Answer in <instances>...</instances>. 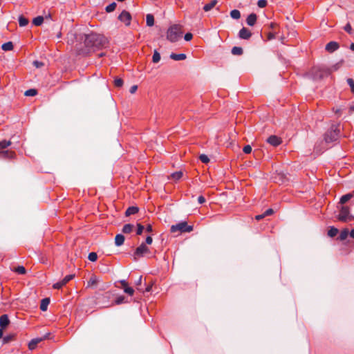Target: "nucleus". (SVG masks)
<instances>
[{
  "instance_id": "nucleus-1",
  "label": "nucleus",
  "mask_w": 354,
  "mask_h": 354,
  "mask_svg": "<svg viewBox=\"0 0 354 354\" xmlns=\"http://www.w3.org/2000/svg\"><path fill=\"white\" fill-rule=\"evenodd\" d=\"M84 39V47L76 46L77 53L80 55L86 56L91 53L106 48L108 44V39L102 35L91 32L80 37Z\"/></svg>"
},
{
  "instance_id": "nucleus-2",
  "label": "nucleus",
  "mask_w": 354,
  "mask_h": 354,
  "mask_svg": "<svg viewBox=\"0 0 354 354\" xmlns=\"http://www.w3.org/2000/svg\"><path fill=\"white\" fill-rule=\"evenodd\" d=\"M331 70L324 66H314L309 71V75L315 80H322L331 74Z\"/></svg>"
},
{
  "instance_id": "nucleus-3",
  "label": "nucleus",
  "mask_w": 354,
  "mask_h": 354,
  "mask_svg": "<svg viewBox=\"0 0 354 354\" xmlns=\"http://www.w3.org/2000/svg\"><path fill=\"white\" fill-rule=\"evenodd\" d=\"M182 26L174 24L167 30V39L171 42H176L182 37Z\"/></svg>"
},
{
  "instance_id": "nucleus-4",
  "label": "nucleus",
  "mask_w": 354,
  "mask_h": 354,
  "mask_svg": "<svg viewBox=\"0 0 354 354\" xmlns=\"http://www.w3.org/2000/svg\"><path fill=\"white\" fill-rule=\"evenodd\" d=\"M339 125L333 124L325 134V141L332 142L337 140L339 136Z\"/></svg>"
},
{
  "instance_id": "nucleus-5",
  "label": "nucleus",
  "mask_w": 354,
  "mask_h": 354,
  "mask_svg": "<svg viewBox=\"0 0 354 354\" xmlns=\"http://www.w3.org/2000/svg\"><path fill=\"white\" fill-rule=\"evenodd\" d=\"M193 226L189 225L186 221L180 222L176 225H173L171 226L170 231L172 233H175L176 232H180V233L183 232H190L193 231Z\"/></svg>"
},
{
  "instance_id": "nucleus-6",
  "label": "nucleus",
  "mask_w": 354,
  "mask_h": 354,
  "mask_svg": "<svg viewBox=\"0 0 354 354\" xmlns=\"http://www.w3.org/2000/svg\"><path fill=\"white\" fill-rule=\"evenodd\" d=\"M151 254L149 248L145 243H142L135 250L133 253V259L137 261L139 258L144 257L146 254Z\"/></svg>"
},
{
  "instance_id": "nucleus-7",
  "label": "nucleus",
  "mask_w": 354,
  "mask_h": 354,
  "mask_svg": "<svg viewBox=\"0 0 354 354\" xmlns=\"http://www.w3.org/2000/svg\"><path fill=\"white\" fill-rule=\"evenodd\" d=\"M338 220L342 222L354 220V216L350 214V208L348 206H342L338 215Z\"/></svg>"
},
{
  "instance_id": "nucleus-8",
  "label": "nucleus",
  "mask_w": 354,
  "mask_h": 354,
  "mask_svg": "<svg viewBox=\"0 0 354 354\" xmlns=\"http://www.w3.org/2000/svg\"><path fill=\"white\" fill-rule=\"evenodd\" d=\"M118 19L124 23L126 26H129L131 21V14L126 11L123 10L118 16Z\"/></svg>"
},
{
  "instance_id": "nucleus-9",
  "label": "nucleus",
  "mask_w": 354,
  "mask_h": 354,
  "mask_svg": "<svg viewBox=\"0 0 354 354\" xmlns=\"http://www.w3.org/2000/svg\"><path fill=\"white\" fill-rule=\"evenodd\" d=\"M50 335V333H47L43 337H41V338H35V339H32L29 344H28V348L30 350H34L37 345L41 342V341L44 340V339H46L48 338V336Z\"/></svg>"
},
{
  "instance_id": "nucleus-10",
  "label": "nucleus",
  "mask_w": 354,
  "mask_h": 354,
  "mask_svg": "<svg viewBox=\"0 0 354 354\" xmlns=\"http://www.w3.org/2000/svg\"><path fill=\"white\" fill-rule=\"evenodd\" d=\"M16 157V153L13 151L10 150H4L3 151H1L0 158L11 160L14 159Z\"/></svg>"
},
{
  "instance_id": "nucleus-11",
  "label": "nucleus",
  "mask_w": 354,
  "mask_h": 354,
  "mask_svg": "<svg viewBox=\"0 0 354 354\" xmlns=\"http://www.w3.org/2000/svg\"><path fill=\"white\" fill-rule=\"evenodd\" d=\"M252 33L250 30L243 27L239 32V37L243 39H248L251 37Z\"/></svg>"
},
{
  "instance_id": "nucleus-12",
  "label": "nucleus",
  "mask_w": 354,
  "mask_h": 354,
  "mask_svg": "<svg viewBox=\"0 0 354 354\" xmlns=\"http://www.w3.org/2000/svg\"><path fill=\"white\" fill-rule=\"evenodd\" d=\"M267 142L273 147H277L281 143V138L277 136H270L268 138Z\"/></svg>"
},
{
  "instance_id": "nucleus-13",
  "label": "nucleus",
  "mask_w": 354,
  "mask_h": 354,
  "mask_svg": "<svg viewBox=\"0 0 354 354\" xmlns=\"http://www.w3.org/2000/svg\"><path fill=\"white\" fill-rule=\"evenodd\" d=\"M10 322L8 315L6 314L0 316V328L5 329L10 324Z\"/></svg>"
},
{
  "instance_id": "nucleus-14",
  "label": "nucleus",
  "mask_w": 354,
  "mask_h": 354,
  "mask_svg": "<svg viewBox=\"0 0 354 354\" xmlns=\"http://www.w3.org/2000/svg\"><path fill=\"white\" fill-rule=\"evenodd\" d=\"M339 47V45L337 42L336 41H330L329 43H328L326 46V50L329 52V53H333L334 51H335L336 50H337Z\"/></svg>"
},
{
  "instance_id": "nucleus-15",
  "label": "nucleus",
  "mask_w": 354,
  "mask_h": 354,
  "mask_svg": "<svg viewBox=\"0 0 354 354\" xmlns=\"http://www.w3.org/2000/svg\"><path fill=\"white\" fill-rule=\"evenodd\" d=\"M257 15L255 13H251L248 16L246 23L248 26H253L257 23Z\"/></svg>"
},
{
  "instance_id": "nucleus-16",
  "label": "nucleus",
  "mask_w": 354,
  "mask_h": 354,
  "mask_svg": "<svg viewBox=\"0 0 354 354\" xmlns=\"http://www.w3.org/2000/svg\"><path fill=\"white\" fill-rule=\"evenodd\" d=\"M138 210H139V209L138 207H136V206L129 207L125 212V215L127 216H129L131 215L136 214V213L138 212Z\"/></svg>"
},
{
  "instance_id": "nucleus-17",
  "label": "nucleus",
  "mask_w": 354,
  "mask_h": 354,
  "mask_svg": "<svg viewBox=\"0 0 354 354\" xmlns=\"http://www.w3.org/2000/svg\"><path fill=\"white\" fill-rule=\"evenodd\" d=\"M186 57H187L186 55L183 54V53H180V54L171 53L170 55V58L174 60H176V61L185 60L186 59Z\"/></svg>"
},
{
  "instance_id": "nucleus-18",
  "label": "nucleus",
  "mask_w": 354,
  "mask_h": 354,
  "mask_svg": "<svg viewBox=\"0 0 354 354\" xmlns=\"http://www.w3.org/2000/svg\"><path fill=\"white\" fill-rule=\"evenodd\" d=\"M50 304V299L49 298H44L41 299V304H40V310L41 311H46L47 310L48 306Z\"/></svg>"
},
{
  "instance_id": "nucleus-19",
  "label": "nucleus",
  "mask_w": 354,
  "mask_h": 354,
  "mask_svg": "<svg viewBox=\"0 0 354 354\" xmlns=\"http://www.w3.org/2000/svg\"><path fill=\"white\" fill-rule=\"evenodd\" d=\"M124 236L121 234H118L115 236V243L117 246H120L124 243Z\"/></svg>"
},
{
  "instance_id": "nucleus-20",
  "label": "nucleus",
  "mask_w": 354,
  "mask_h": 354,
  "mask_svg": "<svg viewBox=\"0 0 354 354\" xmlns=\"http://www.w3.org/2000/svg\"><path fill=\"white\" fill-rule=\"evenodd\" d=\"M99 282V279L98 278L93 274L91 278L89 279V280L87 282V286L88 287H90V286H95Z\"/></svg>"
},
{
  "instance_id": "nucleus-21",
  "label": "nucleus",
  "mask_w": 354,
  "mask_h": 354,
  "mask_svg": "<svg viewBox=\"0 0 354 354\" xmlns=\"http://www.w3.org/2000/svg\"><path fill=\"white\" fill-rule=\"evenodd\" d=\"M216 3H217V1L213 0L211 2H209V3L205 4L203 7V10L205 12H208V11L211 10L216 5Z\"/></svg>"
},
{
  "instance_id": "nucleus-22",
  "label": "nucleus",
  "mask_w": 354,
  "mask_h": 354,
  "mask_svg": "<svg viewBox=\"0 0 354 354\" xmlns=\"http://www.w3.org/2000/svg\"><path fill=\"white\" fill-rule=\"evenodd\" d=\"M133 225L130 223L125 224L122 227V232L124 234H129L133 231Z\"/></svg>"
},
{
  "instance_id": "nucleus-23",
  "label": "nucleus",
  "mask_w": 354,
  "mask_h": 354,
  "mask_svg": "<svg viewBox=\"0 0 354 354\" xmlns=\"http://www.w3.org/2000/svg\"><path fill=\"white\" fill-rule=\"evenodd\" d=\"M146 23L148 26H152L154 24V17L153 15L148 14L146 16Z\"/></svg>"
},
{
  "instance_id": "nucleus-24",
  "label": "nucleus",
  "mask_w": 354,
  "mask_h": 354,
  "mask_svg": "<svg viewBox=\"0 0 354 354\" xmlns=\"http://www.w3.org/2000/svg\"><path fill=\"white\" fill-rule=\"evenodd\" d=\"M353 195L352 194H345V195L342 196L340 198L339 203L340 204L346 203V202H348L353 197Z\"/></svg>"
},
{
  "instance_id": "nucleus-25",
  "label": "nucleus",
  "mask_w": 354,
  "mask_h": 354,
  "mask_svg": "<svg viewBox=\"0 0 354 354\" xmlns=\"http://www.w3.org/2000/svg\"><path fill=\"white\" fill-rule=\"evenodd\" d=\"M230 17L234 19H239L241 18V12L238 10H232L230 12Z\"/></svg>"
},
{
  "instance_id": "nucleus-26",
  "label": "nucleus",
  "mask_w": 354,
  "mask_h": 354,
  "mask_svg": "<svg viewBox=\"0 0 354 354\" xmlns=\"http://www.w3.org/2000/svg\"><path fill=\"white\" fill-rule=\"evenodd\" d=\"M338 233V230L335 227H330L328 230V236L330 237L335 236Z\"/></svg>"
},
{
  "instance_id": "nucleus-27",
  "label": "nucleus",
  "mask_w": 354,
  "mask_h": 354,
  "mask_svg": "<svg viewBox=\"0 0 354 354\" xmlns=\"http://www.w3.org/2000/svg\"><path fill=\"white\" fill-rule=\"evenodd\" d=\"M348 230L347 229H344L343 230L341 231L339 235V237L338 239L340 240V241H344L345 240L348 236Z\"/></svg>"
},
{
  "instance_id": "nucleus-28",
  "label": "nucleus",
  "mask_w": 354,
  "mask_h": 354,
  "mask_svg": "<svg viewBox=\"0 0 354 354\" xmlns=\"http://www.w3.org/2000/svg\"><path fill=\"white\" fill-rule=\"evenodd\" d=\"M243 53L241 47L234 46L232 49V53L234 55H241Z\"/></svg>"
},
{
  "instance_id": "nucleus-29",
  "label": "nucleus",
  "mask_w": 354,
  "mask_h": 354,
  "mask_svg": "<svg viewBox=\"0 0 354 354\" xmlns=\"http://www.w3.org/2000/svg\"><path fill=\"white\" fill-rule=\"evenodd\" d=\"M1 48L5 51L12 50L13 49V44L11 41L6 42L2 45Z\"/></svg>"
},
{
  "instance_id": "nucleus-30",
  "label": "nucleus",
  "mask_w": 354,
  "mask_h": 354,
  "mask_svg": "<svg viewBox=\"0 0 354 354\" xmlns=\"http://www.w3.org/2000/svg\"><path fill=\"white\" fill-rule=\"evenodd\" d=\"M15 338V334L8 335H6V336L3 337V344L9 343L10 342L14 340Z\"/></svg>"
},
{
  "instance_id": "nucleus-31",
  "label": "nucleus",
  "mask_w": 354,
  "mask_h": 354,
  "mask_svg": "<svg viewBox=\"0 0 354 354\" xmlns=\"http://www.w3.org/2000/svg\"><path fill=\"white\" fill-rule=\"evenodd\" d=\"M44 21V17L42 16H38L35 18H34L32 21V24L35 26H40L42 24Z\"/></svg>"
},
{
  "instance_id": "nucleus-32",
  "label": "nucleus",
  "mask_w": 354,
  "mask_h": 354,
  "mask_svg": "<svg viewBox=\"0 0 354 354\" xmlns=\"http://www.w3.org/2000/svg\"><path fill=\"white\" fill-rule=\"evenodd\" d=\"M160 60V55L156 50H155L153 52V57H152V62L153 63L156 64V63L159 62Z\"/></svg>"
},
{
  "instance_id": "nucleus-33",
  "label": "nucleus",
  "mask_w": 354,
  "mask_h": 354,
  "mask_svg": "<svg viewBox=\"0 0 354 354\" xmlns=\"http://www.w3.org/2000/svg\"><path fill=\"white\" fill-rule=\"evenodd\" d=\"M28 24V19L24 17V16H20L19 17V24L21 27L25 26Z\"/></svg>"
},
{
  "instance_id": "nucleus-34",
  "label": "nucleus",
  "mask_w": 354,
  "mask_h": 354,
  "mask_svg": "<svg viewBox=\"0 0 354 354\" xmlns=\"http://www.w3.org/2000/svg\"><path fill=\"white\" fill-rule=\"evenodd\" d=\"M14 271L19 274H24L26 272V268L22 266H19L14 269Z\"/></svg>"
},
{
  "instance_id": "nucleus-35",
  "label": "nucleus",
  "mask_w": 354,
  "mask_h": 354,
  "mask_svg": "<svg viewBox=\"0 0 354 354\" xmlns=\"http://www.w3.org/2000/svg\"><path fill=\"white\" fill-rule=\"evenodd\" d=\"M183 176V172L182 171H176L173 174H171V177L172 179H174L176 180H178L180 179Z\"/></svg>"
},
{
  "instance_id": "nucleus-36",
  "label": "nucleus",
  "mask_w": 354,
  "mask_h": 354,
  "mask_svg": "<svg viewBox=\"0 0 354 354\" xmlns=\"http://www.w3.org/2000/svg\"><path fill=\"white\" fill-rule=\"evenodd\" d=\"M116 3L115 2L113 3H110L109 5H108L106 8H105V10L107 12H113L115 10V8H116Z\"/></svg>"
},
{
  "instance_id": "nucleus-37",
  "label": "nucleus",
  "mask_w": 354,
  "mask_h": 354,
  "mask_svg": "<svg viewBox=\"0 0 354 354\" xmlns=\"http://www.w3.org/2000/svg\"><path fill=\"white\" fill-rule=\"evenodd\" d=\"M37 91L36 89L30 88V89L27 90L25 92L24 95L26 96H35L37 95Z\"/></svg>"
},
{
  "instance_id": "nucleus-38",
  "label": "nucleus",
  "mask_w": 354,
  "mask_h": 354,
  "mask_svg": "<svg viewBox=\"0 0 354 354\" xmlns=\"http://www.w3.org/2000/svg\"><path fill=\"white\" fill-rule=\"evenodd\" d=\"M123 83H124V82L121 78H115L114 80V85L116 87H118V88L122 87L123 85Z\"/></svg>"
},
{
  "instance_id": "nucleus-39",
  "label": "nucleus",
  "mask_w": 354,
  "mask_h": 354,
  "mask_svg": "<svg viewBox=\"0 0 354 354\" xmlns=\"http://www.w3.org/2000/svg\"><path fill=\"white\" fill-rule=\"evenodd\" d=\"M75 277V274L66 275L62 281L66 285L68 282L72 280Z\"/></svg>"
},
{
  "instance_id": "nucleus-40",
  "label": "nucleus",
  "mask_w": 354,
  "mask_h": 354,
  "mask_svg": "<svg viewBox=\"0 0 354 354\" xmlns=\"http://www.w3.org/2000/svg\"><path fill=\"white\" fill-rule=\"evenodd\" d=\"M346 82L351 88V91L354 93V80L352 78H348Z\"/></svg>"
},
{
  "instance_id": "nucleus-41",
  "label": "nucleus",
  "mask_w": 354,
  "mask_h": 354,
  "mask_svg": "<svg viewBox=\"0 0 354 354\" xmlns=\"http://www.w3.org/2000/svg\"><path fill=\"white\" fill-rule=\"evenodd\" d=\"M88 259L94 262L97 259V255L95 252H91L88 254Z\"/></svg>"
},
{
  "instance_id": "nucleus-42",
  "label": "nucleus",
  "mask_w": 354,
  "mask_h": 354,
  "mask_svg": "<svg viewBox=\"0 0 354 354\" xmlns=\"http://www.w3.org/2000/svg\"><path fill=\"white\" fill-rule=\"evenodd\" d=\"M199 159L203 163H208L209 162V158L207 157V156H206L205 154H201L199 156Z\"/></svg>"
},
{
  "instance_id": "nucleus-43",
  "label": "nucleus",
  "mask_w": 354,
  "mask_h": 354,
  "mask_svg": "<svg viewBox=\"0 0 354 354\" xmlns=\"http://www.w3.org/2000/svg\"><path fill=\"white\" fill-rule=\"evenodd\" d=\"M124 301H125V297L124 296H119L118 297L116 298V299L115 301V304L117 305H119V304L124 303Z\"/></svg>"
},
{
  "instance_id": "nucleus-44",
  "label": "nucleus",
  "mask_w": 354,
  "mask_h": 354,
  "mask_svg": "<svg viewBox=\"0 0 354 354\" xmlns=\"http://www.w3.org/2000/svg\"><path fill=\"white\" fill-rule=\"evenodd\" d=\"M64 286H65V284L63 283L62 281H60L59 282H57L53 284V288L54 289H60L62 288Z\"/></svg>"
},
{
  "instance_id": "nucleus-45",
  "label": "nucleus",
  "mask_w": 354,
  "mask_h": 354,
  "mask_svg": "<svg viewBox=\"0 0 354 354\" xmlns=\"http://www.w3.org/2000/svg\"><path fill=\"white\" fill-rule=\"evenodd\" d=\"M124 291L125 293H127V294H128V295H129L131 296L133 295V293H134V290L132 288L129 287V286L125 287L124 288Z\"/></svg>"
},
{
  "instance_id": "nucleus-46",
  "label": "nucleus",
  "mask_w": 354,
  "mask_h": 354,
  "mask_svg": "<svg viewBox=\"0 0 354 354\" xmlns=\"http://www.w3.org/2000/svg\"><path fill=\"white\" fill-rule=\"evenodd\" d=\"M267 0H259L257 5L259 8H265L267 6Z\"/></svg>"
},
{
  "instance_id": "nucleus-47",
  "label": "nucleus",
  "mask_w": 354,
  "mask_h": 354,
  "mask_svg": "<svg viewBox=\"0 0 354 354\" xmlns=\"http://www.w3.org/2000/svg\"><path fill=\"white\" fill-rule=\"evenodd\" d=\"M243 151L246 153V154H249L251 153L252 151V147L250 145H245L244 146L243 149Z\"/></svg>"
},
{
  "instance_id": "nucleus-48",
  "label": "nucleus",
  "mask_w": 354,
  "mask_h": 354,
  "mask_svg": "<svg viewBox=\"0 0 354 354\" xmlns=\"http://www.w3.org/2000/svg\"><path fill=\"white\" fill-rule=\"evenodd\" d=\"M143 230H144V226L142 225H141L140 223H138L136 234L138 235L142 234Z\"/></svg>"
},
{
  "instance_id": "nucleus-49",
  "label": "nucleus",
  "mask_w": 354,
  "mask_h": 354,
  "mask_svg": "<svg viewBox=\"0 0 354 354\" xmlns=\"http://www.w3.org/2000/svg\"><path fill=\"white\" fill-rule=\"evenodd\" d=\"M344 30L346 32H347L348 33L351 34V32H352V28H351V26L349 23H348L345 26H344Z\"/></svg>"
},
{
  "instance_id": "nucleus-50",
  "label": "nucleus",
  "mask_w": 354,
  "mask_h": 354,
  "mask_svg": "<svg viewBox=\"0 0 354 354\" xmlns=\"http://www.w3.org/2000/svg\"><path fill=\"white\" fill-rule=\"evenodd\" d=\"M193 37V35L190 32H187L185 35L184 39L185 41H190Z\"/></svg>"
},
{
  "instance_id": "nucleus-51",
  "label": "nucleus",
  "mask_w": 354,
  "mask_h": 354,
  "mask_svg": "<svg viewBox=\"0 0 354 354\" xmlns=\"http://www.w3.org/2000/svg\"><path fill=\"white\" fill-rule=\"evenodd\" d=\"M273 213H274L273 209H271V208H269V209H268L266 211H265V212H264L263 214H264V216H265V217H266V216H270V215H272Z\"/></svg>"
},
{
  "instance_id": "nucleus-52",
  "label": "nucleus",
  "mask_w": 354,
  "mask_h": 354,
  "mask_svg": "<svg viewBox=\"0 0 354 354\" xmlns=\"http://www.w3.org/2000/svg\"><path fill=\"white\" fill-rule=\"evenodd\" d=\"M275 38V33L274 32H269L267 35V39L268 40H272Z\"/></svg>"
},
{
  "instance_id": "nucleus-53",
  "label": "nucleus",
  "mask_w": 354,
  "mask_h": 354,
  "mask_svg": "<svg viewBox=\"0 0 354 354\" xmlns=\"http://www.w3.org/2000/svg\"><path fill=\"white\" fill-rule=\"evenodd\" d=\"M33 65L36 68H40V67L44 66V63H42L41 62H39V61H34L33 62Z\"/></svg>"
},
{
  "instance_id": "nucleus-54",
  "label": "nucleus",
  "mask_w": 354,
  "mask_h": 354,
  "mask_svg": "<svg viewBox=\"0 0 354 354\" xmlns=\"http://www.w3.org/2000/svg\"><path fill=\"white\" fill-rule=\"evenodd\" d=\"M153 239L152 237L150 236H148L145 239V244L147 245H151L152 243Z\"/></svg>"
},
{
  "instance_id": "nucleus-55",
  "label": "nucleus",
  "mask_w": 354,
  "mask_h": 354,
  "mask_svg": "<svg viewBox=\"0 0 354 354\" xmlns=\"http://www.w3.org/2000/svg\"><path fill=\"white\" fill-rule=\"evenodd\" d=\"M198 201L200 204H203L205 202V198L203 196H199L198 198Z\"/></svg>"
},
{
  "instance_id": "nucleus-56",
  "label": "nucleus",
  "mask_w": 354,
  "mask_h": 354,
  "mask_svg": "<svg viewBox=\"0 0 354 354\" xmlns=\"http://www.w3.org/2000/svg\"><path fill=\"white\" fill-rule=\"evenodd\" d=\"M137 89H138V86H136V85H133V86H132L130 88V91H130V93H136V91H137Z\"/></svg>"
},
{
  "instance_id": "nucleus-57",
  "label": "nucleus",
  "mask_w": 354,
  "mask_h": 354,
  "mask_svg": "<svg viewBox=\"0 0 354 354\" xmlns=\"http://www.w3.org/2000/svg\"><path fill=\"white\" fill-rule=\"evenodd\" d=\"M153 230L152 225L151 224H148L146 227V231L147 232H151Z\"/></svg>"
},
{
  "instance_id": "nucleus-58",
  "label": "nucleus",
  "mask_w": 354,
  "mask_h": 354,
  "mask_svg": "<svg viewBox=\"0 0 354 354\" xmlns=\"http://www.w3.org/2000/svg\"><path fill=\"white\" fill-rule=\"evenodd\" d=\"M123 288L128 286V283L125 280H121L120 281Z\"/></svg>"
},
{
  "instance_id": "nucleus-59",
  "label": "nucleus",
  "mask_w": 354,
  "mask_h": 354,
  "mask_svg": "<svg viewBox=\"0 0 354 354\" xmlns=\"http://www.w3.org/2000/svg\"><path fill=\"white\" fill-rule=\"evenodd\" d=\"M264 217H265V216H264V214H263V213L262 214H259V215L256 216L255 218H256V220H257V221H260V220H261L262 218H263Z\"/></svg>"
},
{
  "instance_id": "nucleus-60",
  "label": "nucleus",
  "mask_w": 354,
  "mask_h": 354,
  "mask_svg": "<svg viewBox=\"0 0 354 354\" xmlns=\"http://www.w3.org/2000/svg\"><path fill=\"white\" fill-rule=\"evenodd\" d=\"M277 26H278L277 24L273 23V22L270 23V24L269 26L270 29H274Z\"/></svg>"
},
{
  "instance_id": "nucleus-61",
  "label": "nucleus",
  "mask_w": 354,
  "mask_h": 354,
  "mask_svg": "<svg viewBox=\"0 0 354 354\" xmlns=\"http://www.w3.org/2000/svg\"><path fill=\"white\" fill-rule=\"evenodd\" d=\"M142 276H140V277H139V279H138V281H137V283H136V284H137L138 286H140V285L141 284V282H142Z\"/></svg>"
},
{
  "instance_id": "nucleus-62",
  "label": "nucleus",
  "mask_w": 354,
  "mask_h": 354,
  "mask_svg": "<svg viewBox=\"0 0 354 354\" xmlns=\"http://www.w3.org/2000/svg\"><path fill=\"white\" fill-rule=\"evenodd\" d=\"M349 234H350L351 237L354 239V229L351 230V231L349 232Z\"/></svg>"
},
{
  "instance_id": "nucleus-63",
  "label": "nucleus",
  "mask_w": 354,
  "mask_h": 354,
  "mask_svg": "<svg viewBox=\"0 0 354 354\" xmlns=\"http://www.w3.org/2000/svg\"><path fill=\"white\" fill-rule=\"evenodd\" d=\"M350 49H351L352 51H354V43H352V44L350 45Z\"/></svg>"
},
{
  "instance_id": "nucleus-64",
  "label": "nucleus",
  "mask_w": 354,
  "mask_h": 354,
  "mask_svg": "<svg viewBox=\"0 0 354 354\" xmlns=\"http://www.w3.org/2000/svg\"><path fill=\"white\" fill-rule=\"evenodd\" d=\"M151 286H147V287L146 288L145 291H146V292H149V291L151 290Z\"/></svg>"
}]
</instances>
